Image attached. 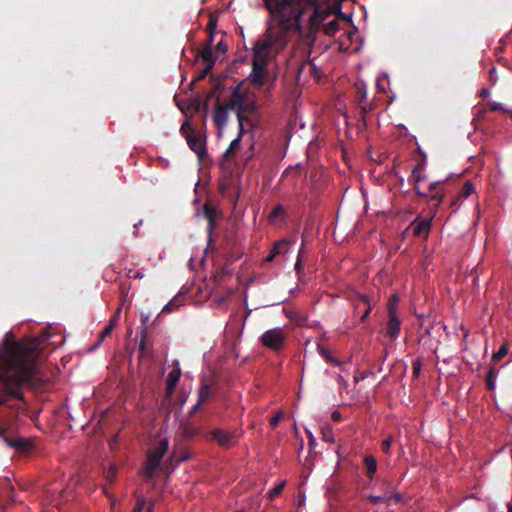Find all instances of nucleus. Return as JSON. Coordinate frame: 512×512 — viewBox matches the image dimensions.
I'll return each instance as SVG.
<instances>
[{
	"instance_id": "obj_54",
	"label": "nucleus",
	"mask_w": 512,
	"mask_h": 512,
	"mask_svg": "<svg viewBox=\"0 0 512 512\" xmlns=\"http://www.w3.org/2000/svg\"><path fill=\"white\" fill-rule=\"evenodd\" d=\"M147 512H152V508H148Z\"/></svg>"
},
{
	"instance_id": "obj_31",
	"label": "nucleus",
	"mask_w": 512,
	"mask_h": 512,
	"mask_svg": "<svg viewBox=\"0 0 512 512\" xmlns=\"http://www.w3.org/2000/svg\"><path fill=\"white\" fill-rule=\"evenodd\" d=\"M182 304L180 301L175 297L172 300H170L162 309V313H171L176 311Z\"/></svg>"
},
{
	"instance_id": "obj_51",
	"label": "nucleus",
	"mask_w": 512,
	"mask_h": 512,
	"mask_svg": "<svg viewBox=\"0 0 512 512\" xmlns=\"http://www.w3.org/2000/svg\"><path fill=\"white\" fill-rule=\"evenodd\" d=\"M377 86L380 87V79H377Z\"/></svg>"
},
{
	"instance_id": "obj_30",
	"label": "nucleus",
	"mask_w": 512,
	"mask_h": 512,
	"mask_svg": "<svg viewBox=\"0 0 512 512\" xmlns=\"http://www.w3.org/2000/svg\"><path fill=\"white\" fill-rule=\"evenodd\" d=\"M125 275L129 279H142L144 278V268L134 270L132 268H124Z\"/></svg>"
},
{
	"instance_id": "obj_27",
	"label": "nucleus",
	"mask_w": 512,
	"mask_h": 512,
	"mask_svg": "<svg viewBox=\"0 0 512 512\" xmlns=\"http://www.w3.org/2000/svg\"><path fill=\"white\" fill-rule=\"evenodd\" d=\"M473 193H475V186L471 181H467L459 191L458 198L464 200Z\"/></svg>"
},
{
	"instance_id": "obj_32",
	"label": "nucleus",
	"mask_w": 512,
	"mask_h": 512,
	"mask_svg": "<svg viewBox=\"0 0 512 512\" xmlns=\"http://www.w3.org/2000/svg\"><path fill=\"white\" fill-rule=\"evenodd\" d=\"M286 483H287L286 480H282L281 482H279L274 488H272L269 491L268 497L270 499H274L277 496H279L282 493L284 487L286 486Z\"/></svg>"
},
{
	"instance_id": "obj_25",
	"label": "nucleus",
	"mask_w": 512,
	"mask_h": 512,
	"mask_svg": "<svg viewBox=\"0 0 512 512\" xmlns=\"http://www.w3.org/2000/svg\"><path fill=\"white\" fill-rule=\"evenodd\" d=\"M321 439L330 444L335 442L334 432L330 424H324L321 426Z\"/></svg>"
},
{
	"instance_id": "obj_6",
	"label": "nucleus",
	"mask_w": 512,
	"mask_h": 512,
	"mask_svg": "<svg viewBox=\"0 0 512 512\" xmlns=\"http://www.w3.org/2000/svg\"><path fill=\"white\" fill-rule=\"evenodd\" d=\"M231 110H236L239 127L243 130V113L245 111H255L257 104L255 101H247L246 95L242 92L239 86L234 87L231 98L226 103Z\"/></svg>"
},
{
	"instance_id": "obj_8",
	"label": "nucleus",
	"mask_w": 512,
	"mask_h": 512,
	"mask_svg": "<svg viewBox=\"0 0 512 512\" xmlns=\"http://www.w3.org/2000/svg\"><path fill=\"white\" fill-rule=\"evenodd\" d=\"M288 334L283 327H274L266 330L260 337L262 346L273 351H281L286 344Z\"/></svg>"
},
{
	"instance_id": "obj_9",
	"label": "nucleus",
	"mask_w": 512,
	"mask_h": 512,
	"mask_svg": "<svg viewBox=\"0 0 512 512\" xmlns=\"http://www.w3.org/2000/svg\"><path fill=\"white\" fill-rule=\"evenodd\" d=\"M180 131L185 137L189 148L196 153L199 159H202L206 155L205 142L202 137L195 132L188 121L181 125Z\"/></svg>"
},
{
	"instance_id": "obj_4",
	"label": "nucleus",
	"mask_w": 512,
	"mask_h": 512,
	"mask_svg": "<svg viewBox=\"0 0 512 512\" xmlns=\"http://www.w3.org/2000/svg\"><path fill=\"white\" fill-rule=\"evenodd\" d=\"M411 181L414 183V189L418 195L435 199L438 203L442 201V195L436 192L437 187L440 185L439 181H433L425 185L424 164H418L412 170Z\"/></svg>"
},
{
	"instance_id": "obj_42",
	"label": "nucleus",
	"mask_w": 512,
	"mask_h": 512,
	"mask_svg": "<svg viewBox=\"0 0 512 512\" xmlns=\"http://www.w3.org/2000/svg\"><path fill=\"white\" fill-rule=\"evenodd\" d=\"M217 52L224 54L227 51V44L221 40L216 45Z\"/></svg>"
},
{
	"instance_id": "obj_20",
	"label": "nucleus",
	"mask_w": 512,
	"mask_h": 512,
	"mask_svg": "<svg viewBox=\"0 0 512 512\" xmlns=\"http://www.w3.org/2000/svg\"><path fill=\"white\" fill-rule=\"evenodd\" d=\"M268 222L272 225L282 224L286 220V212L282 205H276L268 215Z\"/></svg>"
},
{
	"instance_id": "obj_15",
	"label": "nucleus",
	"mask_w": 512,
	"mask_h": 512,
	"mask_svg": "<svg viewBox=\"0 0 512 512\" xmlns=\"http://www.w3.org/2000/svg\"><path fill=\"white\" fill-rule=\"evenodd\" d=\"M432 218L417 217L412 223L413 234L418 237L427 238L430 232Z\"/></svg>"
},
{
	"instance_id": "obj_1",
	"label": "nucleus",
	"mask_w": 512,
	"mask_h": 512,
	"mask_svg": "<svg viewBox=\"0 0 512 512\" xmlns=\"http://www.w3.org/2000/svg\"><path fill=\"white\" fill-rule=\"evenodd\" d=\"M274 20L268 25L263 38L255 49L269 55L283 50L292 36L298 33L302 40L313 45L319 24L329 14L328 9L319 7L315 0H264Z\"/></svg>"
},
{
	"instance_id": "obj_46",
	"label": "nucleus",
	"mask_w": 512,
	"mask_h": 512,
	"mask_svg": "<svg viewBox=\"0 0 512 512\" xmlns=\"http://www.w3.org/2000/svg\"><path fill=\"white\" fill-rule=\"evenodd\" d=\"M495 73H496V69H495V68H492V69L490 70V79H491L492 81H494V82L496 81Z\"/></svg>"
},
{
	"instance_id": "obj_48",
	"label": "nucleus",
	"mask_w": 512,
	"mask_h": 512,
	"mask_svg": "<svg viewBox=\"0 0 512 512\" xmlns=\"http://www.w3.org/2000/svg\"><path fill=\"white\" fill-rule=\"evenodd\" d=\"M481 94L484 95V96L488 95L489 94V90L484 88V89H482Z\"/></svg>"
},
{
	"instance_id": "obj_26",
	"label": "nucleus",
	"mask_w": 512,
	"mask_h": 512,
	"mask_svg": "<svg viewBox=\"0 0 512 512\" xmlns=\"http://www.w3.org/2000/svg\"><path fill=\"white\" fill-rule=\"evenodd\" d=\"M181 433L185 438H192L198 434V429L189 422H184L180 426Z\"/></svg>"
},
{
	"instance_id": "obj_13",
	"label": "nucleus",
	"mask_w": 512,
	"mask_h": 512,
	"mask_svg": "<svg viewBox=\"0 0 512 512\" xmlns=\"http://www.w3.org/2000/svg\"><path fill=\"white\" fill-rule=\"evenodd\" d=\"M355 98L361 107L363 113H367L373 110L374 106L372 103L366 102V85L363 81L358 80L354 83Z\"/></svg>"
},
{
	"instance_id": "obj_21",
	"label": "nucleus",
	"mask_w": 512,
	"mask_h": 512,
	"mask_svg": "<svg viewBox=\"0 0 512 512\" xmlns=\"http://www.w3.org/2000/svg\"><path fill=\"white\" fill-rule=\"evenodd\" d=\"M228 110H231L226 104L220 105L218 104L214 113H213V121L218 127H222L226 124L228 120Z\"/></svg>"
},
{
	"instance_id": "obj_7",
	"label": "nucleus",
	"mask_w": 512,
	"mask_h": 512,
	"mask_svg": "<svg viewBox=\"0 0 512 512\" xmlns=\"http://www.w3.org/2000/svg\"><path fill=\"white\" fill-rule=\"evenodd\" d=\"M269 55L253 48L252 71L250 73V82L256 87L261 88L264 85L267 76V59Z\"/></svg>"
},
{
	"instance_id": "obj_43",
	"label": "nucleus",
	"mask_w": 512,
	"mask_h": 512,
	"mask_svg": "<svg viewBox=\"0 0 512 512\" xmlns=\"http://www.w3.org/2000/svg\"><path fill=\"white\" fill-rule=\"evenodd\" d=\"M365 497L373 503H380L383 500V498L381 496H375V495H371V494H367V495H365Z\"/></svg>"
},
{
	"instance_id": "obj_41",
	"label": "nucleus",
	"mask_w": 512,
	"mask_h": 512,
	"mask_svg": "<svg viewBox=\"0 0 512 512\" xmlns=\"http://www.w3.org/2000/svg\"><path fill=\"white\" fill-rule=\"evenodd\" d=\"M386 501H395L396 503H399L402 501V496L399 493H393L386 496Z\"/></svg>"
},
{
	"instance_id": "obj_18",
	"label": "nucleus",
	"mask_w": 512,
	"mask_h": 512,
	"mask_svg": "<svg viewBox=\"0 0 512 512\" xmlns=\"http://www.w3.org/2000/svg\"><path fill=\"white\" fill-rule=\"evenodd\" d=\"M291 245L292 241L290 239H282L275 242L265 260L267 262L273 261L277 255L281 253H286Z\"/></svg>"
},
{
	"instance_id": "obj_50",
	"label": "nucleus",
	"mask_w": 512,
	"mask_h": 512,
	"mask_svg": "<svg viewBox=\"0 0 512 512\" xmlns=\"http://www.w3.org/2000/svg\"><path fill=\"white\" fill-rule=\"evenodd\" d=\"M60 502L55 500V506H60Z\"/></svg>"
},
{
	"instance_id": "obj_53",
	"label": "nucleus",
	"mask_w": 512,
	"mask_h": 512,
	"mask_svg": "<svg viewBox=\"0 0 512 512\" xmlns=\"http://www.w3.org/2000/svg\"><path fill=\"white\" fill-rule=\"evenodd\" d=\"M336 453H337L338 456H340V450L339 449L336 450Z\"/></svg>"
},
{
	"instance_id": "obj_19",
	"label": "nucleus",
	"mask_w": 512,
	"mask_h": 512,
	"mask_svg": "<svg viewBox=\"0 0 512 512\" xmlns=\"http://www.w3.org/2000/svg\"><path fill=\"white\" fill-rule=\"evenodd\" d=\"M377 471V461L372 455H365L363 457V474L369 482H372Z\"/></svg>"
},
{
	"instance_id": "obj_3",
	"label": "nucleus",
	"mask_w": 512,
	"mask_h": 512,
	"mask_svg": "<svg viewBox=\"0 0 512 512\" xmlns=\"http://www.w3.org/2000/svg\"><path fill=\"white\" fill-rule=\"evenodd\" d=\"M386 356L394 353L397 347L396 340L401 332V316L399 312V296L391 295L386 304Z\"/></svg>"
},
{
	"instance_id": "obj_24",
	"label": "nucleus",
	"mask_w": 512,
	"mask_h": 512,
	"mask_svg": "<svg viewBox=\"0 0 512 512\" xmlns=\"http://www.w3.org/2000/svg\"><path fill=\"white\" fill-rule=\"evenodd\" d=\"M497 376L498 370L495 368V366H490L486 375V386L488 390L493 391L495 389Z\"/></svg>"
},
{
	"instance_id": "obj_52",
	"label": "nucleus",
	"mask_w": 512,
	"mask_h": 512,
	"mask_svg": "<svg viewBox=\"0 0 512 512\" xmlns=\"http://www.w3.org/2000/svg\"><path fill=\"white\" fill-rule=\"evenodd\" d=\"M210 226L213 227V220L210 219Z\"/></svg>"
},
{
	"instance_id": "obj_22",
	"label": "nucleus",
	"mask_w": 512,
	"mask_h": 512,
	"mask_svg": "<svg viewBox=\"0 0 512 512\" xmlns=\"http://www.w3.org/2000/svg\"><path fill=\"white\" fill-rule=\"evenodd\" d=\"M121 310L122 308L119 307L115 313V315L110 319L109 323L104 327V329L102 330V332L100 333V336H99V340H98V345L103 342V340L112 333L113 329L115 328L117 322H118V319H119V316H120V313H121Z\"/></svg>"
},
{
	"instance_id": "obj_39",
	"label": "nucleus",
	"mask_w": 512,
	"mask_h": 512,
	"mask_svg": "<svg viewBox=\"0 0 512 512\" xmlns=\"http://www.w3.org/2000/svg\"><path fill=\"white\" fill-rule=\"evenodd\" d=\"M282 416V412L278 411L273 417H271L270 426L275 428L278 425L279 421L281 420Z\"/></svg>"
},
{
	"instance_id": "obj_37",
	"label": "nucleus",
	"mask_w": 512,
	"mask_h": 512,
	"mask_svg": "<svg viewBox=\"0 0 512 512\" xmlns=\"http://www.w3.org/2000/svg\"><path fill=\"white\" fill-rule=\"evenodd\" d=\"M117 469L114 465H111L109 470L106 472V479L109 482H113L116 479Z\"/></svg>"
},
{
	"instance_id": "obj_16",
	"label": "nucleus",
	"mask_w": 512,
	"mask_h": 512,
	"mask_svg": "<svg viewBox=\"0 0 512 512\" xmlns=\"http://www.w3.org/2000/svg\"><path fill=\"white\" fill-rule=\"evenodd\" d=\"M315 2L319 7L328 9V11H329V14L327 15V17L319 24V28H318L317 32L320 29H322V31L326 35L334 36L336 34V32L339 30V21L336 18H334V19L328 21L327 23H324V21L331 15V9L326 5L319 4L317 0H315Z\"/></svg>"
},
{
	"instance_id": "obj_49",
	"label": "nucleus",
	"mask_w": 512,
	"mask_h": 512,
	"mask_svg": "<svg viewBox=\"0 0 512 512\" xmlns=\"http://www.w3.org/2000/svg\"><path fill=\"white\" fill-rule=\"evenodd\" d=\"M385 444H386V449H388L390 446V440L388 438H386Z\"/></svg>"
},
{
	"instance_id": "obj_28",
	"label": "nucleus",
	"mask_w": 512,
	"mask_h": 512,
	"mask_svg": "<svg viewBox=\"0 0 512 512\" xmlns=\"http://www.w3.org/2000/svg\"><path fill=\"white\" fill-rule=\"evenodd\" d=\"M242 132H243V130H241V128L239 127V134H238V136L231 141L229 147L227 148V150L224 153V155L226 157H229V156L233 155L235 153V151L239 148L241 137H242Z\"/></svg>"
},
{
	"instance_id": "obj_44",
	"label": "nucleus",
	"mask_w": 512,
	"mask_h": 512,
	"mask_svg": "<svg viewBox=\"0 0 512 512\" xmlns=\"http://www.w3.org/2000/svg\"><path fill=\"white\" fill-rule=\"evenodd\" d=\"M331 418L334 420V421H339L341 419V413L339 411H334L332 414H331Z\"/></svg>"
},
{
	"instance_id": "obj_34",
	"label": "nucleus",
	"mask_w": 512,
	"mask_h": 512,
	"mask_svg": "<svg viewBox=\"0 0 512 512\" xmlns=\"http://www.w3.org/2000/svg\"><path fill=\"white\" fill-rule=\"evenodd\" d=\"M489 108L492 111H501L503 113L509 114L512 117V109L505 108L501 103L498 102H491L489 104Z\"/></svg>"
},
{
	"instance_id": "obj_12",
	"label": "nucleus",
	"mask_w": 512,
	"mask_h": 512,
	"mask_svg": "<svg viewBox=\"0 0 512 512\" xmlns=\"http://www.w3.org/2000/svg\"><path fill=\"white\" fill-rule=\"evenodd\" d=\"M354 313L361 322L365 321L371 311L370 300L364 295H356L352 300Z\"/></svg>"
},
{
	"instance_id": "obj_47",
	"label": "nucleus",
	"mask_w": 512,
	"mask_h": 512,
	"mask_svg": "<svg viewBox=\"0 0 512 512\" xmlns=\"http://www.w3.org/2000/svg\"><path fill=\"white\" fill-rule=\"evenodd\" d=\"M142 224V220H140L138 223L134 224V228H135V234L137 235V231H138V228H140V225Z\"/></svg>"
},
{
	"instance_id": "obj_2",
	"label": "nucleus",
	"mask_w": 512,
	"mask_h": 512,
	"mask_svg": "<svg viewBox=\"0 0 512 512\" xmlns=\"http://www.w3.org/2000/svg\"><path fill=\"white\" fill-rule=\"evenodd\" d=\"M38 346L29 339L0 348V405L18 409L24 402V386L37 372Z\"/></svg>"
},
{
	"instance_id": "obj_14",
	"label": "nucleus",
	"mask_w": 512,
	"mask_h": 512,
	"mask_svg": "<svg viewBox=\"0 0 512 512\" xmlns=\"http://www.w3.org/2000/svg\"><path fill=\"white\" fill-rule=\"evenodd\" d=\"M182 371L180 368V365L177 361H175L172 365L171 371L168 373L167 379H166V395L168 397L172 396L177 384L179 383V380L181 378Z\"/></svg>"
},
{
	"instance_id": "obj_45",
	"label": "nucleus",
	"mask_w": 512,
	"mask_h": 512,
	"mask_svg": "<svg viewBox=\"0 0 512 512\" xmlns=\"http://www.w3.org/2000/svg\"><path fill=\"white\" fill-rule=\"evenodd\" d=\"M202 404L203 403H199V401L197 400L196 404L192 407L191 414L196 413Z\"/></svg>"
},
{
	"instance_id": "obj_40",
	"label": "nucleus",
	"mask_w": 512,
	"mask_h": 512,
	"mask_svg": "<svg viewBox=\"0 0 512 512\" xmlns=\"http://www.w3.org/2000/svg\"><path fill=\"white\" fill-rule=\"evenodd\" d=\"M145 500L140 498L137 500L135 507L133 508V512H142L144 509Z\"/></svg>"
},
{
	"instance_id": "obj_29",
	"label": "nucleus",
	"mask_w": 512,
	"mask_h": 512,
	"mask_svg": "<svg viewBox=\"0 0 512 512\" xmlns=\"http://www.w3.org/2000/svg\"><path fill=\"white\" fill-rule=\"evenodd\" d=\"M509 345L507 342L503 343L500 348L493 353L492 360L497 362L500 361L503 357H505L508 354Z\"/></svg>"
},
{
	"instance_id": "obj_5",
	"label": "nucleus",
	"mask_w": 512,
	"mask_h": 512,
	"mask_svg": "<svg viewBox=\"0 0 512 512\" xmlns=\"http://www.w3.org/2000/svg\"><path fill=\"white\" fill-rule=\"evenodd\" d=\"M169 448V439L167 437L160 438L154 447L147 453V459L143 467V474L147 478H152L156 469L160 465L163 456Z\"/></svg>"
},
{
	"instance_id": "obj_36",
	"label": "nucleus",
	"mask_w": 512,
	"mask_h": 512,
	"mask_svg": "<svg viewBox=\"0 0 512 512\" xmlns=\"http://www.w3.org/2000/svg\"><path fill=\"white\" fill-rule=\"evenodd\" d=\"M421 369H422V360L420 358H416L413 361V375L415 377H418Z\"/></svg>"
},
{
	"instance_id": "obj_17",
	"label": "nucleus",
	"mask_w": 512,
	"mask_h": 512,
	"mask_svg": "<svg viewBox=\"0 0 512 512\" xmlns=\"http://www.w3.org/2000/svg\"><path fill=\"white\" fill-rule=\"evenodd\" d=\"M214 394V384L211 380L202 379L198 389V401L199 403L207 402Z\"/></svg>"
},
{
	"instance_id": "obj_38",
	"label": "nucleus",
	"mask_w": 512,
	"mask_h": 512,
	"mask_svg": "<svg viewBox=\"0 0 512 512\" xmlns=\"http://www.w3.org/2000/svg\"><path fill=\"white\" fill-rule=\"evenodd\" d=\"M321 354L325 357V359H326L327 361H329V362H331V363H333V364H335V365H339V362L331 356V353H330V351H329V350H327V349H322V350H321Z\"/></svg>"
},
{
	"instance_id": "obj_11",
	"label": "nucleus",
	"mask_w": 512,
	"mask_h": 512,
	"mask_svg": "<svg viewBox=\"0 0 512 512\" xmlns=\"http://www.w3.org/2000/svg\"><path fill=\"white\" fill-rule=\"evenodd\" d=\"M210 439L221 447L228 448L237 440V435L235 431L217 428L210 432Z\"/></svg>"
},
{
	"instance_id": "obj_23",
	"label": "nucleus",
	"mask_w": 512,
	"mask_h": 512,
	"mask_svg": "<svg viewBox=\"0 0 512 512\" xmlns=\"http://www.w3.org/2000/svg\"><path fill=\"white\" fill-rule=\"evenodd\" d=\"M147 321H148V316H142V325L139 328L140 330H139V342H138L139 349L142 353H145V351H146V341L148 338V328L146 325Z\"/></svg>"
},
{
	"instance_id": "obj_33",
	"label": "nucleus",
	"mask_w": 512,
	"mask_h": 512,
	"mask_svg": "<svg viewBox=\"0 0 512 512\" xmlns=\"http://www.w3.org/2000/svg\"><path fill=\"white\" fill-rule=\"evenodd\" d=\"M303 253H304V243H302V245L299 249L297 260L295 263V271L297 274H300L303 271V266H302Z\"/></svg>"
},
{
	"instance_id": "obj_35",
	"label": "nucleus",
	"mask_w": 512,
	"mask_h": 512,
	"mask_svg": "<svg viewBox=\"0 0 512 512\" xmlns=\"http://www.w3.org/2000/svg\"><path fill=\"white\" fill-rule=\"evenodd\" d=\"M189 458H190V454L187 452H185L180 458H177L175 452H172V454L170 456V461L172 464H175L177 466L181 462H183Z\"/></svg>"
},
{
	"instance_id": "obj_10",
	"label": "nucleus",
	"mask_w": 512,
	"mask_h": 512,
	"mask_svg": "<svg viewBox=\"0 0 512 512\" xmlns=\"http://www.w3.org/2000/svg\"><path fill=\"white\" fill-rule=\"evenodd\" d=\"M208 27L210 29L209 40L208 43L200 51V57L205 64L204 71L200 76L201 78L205 77V75L208 74L215 65V59L213 57L211 46L213 43L214 29L216 28V24L210 21Z\"/></svg>"
}]
</instances>
